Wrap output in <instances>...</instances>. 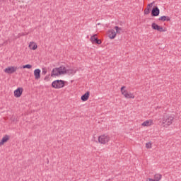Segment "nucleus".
Masks as SVG:
<instances>
[{
  "label": "nucleus",
  "mask_w": 181,
  "mask_h": 181,
  "mask_svg": "<svg viewBox=\"0 0 181 181\" xmlns=\"http://www.w3.org/2000/svg\"><path fill=\"white\" fill-rule=\"evenodd\" d=\"M175 121V116L173 115L167 114L164 115L160 122L164 128H168V127H170L173 122Z\"/></svg>",
  "instance_id": "1"
},
{
  "label": "nucleus",
  "mask_w": 181,
  "mask_h": 181,
  "mask_svg": "<svg viewBox=\"0 0 181 181\" xmlns=\"http://www.w3.org/2000/svg\"><path fill=\"white\" fill-rule=\"evenodd\" d=\"M122 33V28L119 26H115L113 28L107 30V36L109 39L113 40L117 37V35Z\"/></svg>",
  "instance_id": "2"
},
{
  "label": "nucleus",
  "mask_w": 181,
  "mask_h": 181,
  "mask_svg": "<svg viewBox=\"0 0 181 181\" xmlns=\"http://www.w3.org/2000/svg\"><path fill=\"white\" fill-rule=\"evenodd\" d=\"M120 93L126 100H135V93L128 90V88L125 86L121 87Z\"/></svg>",
  "instance_id": "3"
},
{
  "label": "nucleus",
  "mask_w": 181,
  "mask_h": 181,
  "mask_svg": "<svg viewBox=\"0 0 181 181\" xmlns=\"http://www.w3.org/2000/svg\"><path fill=\"white\" fill-rule=\"evenodd\" d=\"M111 142V136L107 134H102L98 137V144L100 145H108Z\"/></svg>",
  "instance_id": "4"
},
{
  "label": "nucleus",
  "mask_w": 181,
  "mask_h": 181,
  "mask_svg": "<svg viewBox=\"0 0 181 181\" xmlns=\"http://www.w3.org/2000/svg\"><path fill=\"white\" fill-rule=\"evenodd\" d=\"M66 70L64 66H61L59 68H54L51 73V77H59L62 74H66Z\"/></svg>",
  "instance_id": "5"
},
{
  "label": "nucleus",
  "mask_w": 181,
  "mask_h": 181,
  "mask_svg": "<svg viewBox=\"0 0 181 181\" xmlns=\"http://www.w3.org/2000/svg\"><path fill=\"white\" fill-rule=\"evenodd\" d=\"M151 29H153V30H157V32L160 33L168 32V28L162 27L161 25H159L156 23H152Z\"/></svg>",
  "instance_id": "6"
},
{
  "label": "nucleus",
  "mask_w": 181,
  "mask_h": 181,
  "mask_svg": "<svg viewBox=\"0 0 181 181\" xmlns=\"http://www.w3.org/2000/svg\"><path fill=\"white\" fill-rule=\"evenodd\" d=\"M52 86L54 88H63L64 87V81L62 80H56L52 82Z\"/></svg>",
  "instance_id": "7"
},
{
  "label": "nucleus",
  "mask_w": 181,
  "mask_h": 181,
  "mask_svg": "<svg viewBox=\"0 0 181 181\" xmlns=\"http://www.w3.org/2000/svg\"><path fill=\"white\" fill-rule=\"evenodd\" d=\"M16 70H18L16 66H8L4 69V72L7 73V74H13Z\"/></svg>",
  "instance_id": "8"
},
{
  "label": "nucleus",
  "mask_w": 181,
  "mask_h": 181,
  "mask_svg": "<svg viewBox=\"0 0 181 181\" xmlns=\"http://www.w3.org/2000/svg\"><path fill=\"white\" fill-rule=\"evenodd\" d=\"M90 42L93 45L95 43L96 45H101L102 43L101 40H98V37H97V34H95L90 37Z\"/></svg>",
  "instance_id": "9"
},
{
  "label": "nucleus",
  "mask_w": 181,
  "mask_h": 181,
  "mask_svg": "<svg viewBox=\"0 0 181 181\" xmlns=\"http://www.w3.org/2000/svg\"><path fill=\"white\" fill-rule=\"evenodd\" d=\"M152 125H153V120L152 119H147L146 121H144L143 123H141V127H152Z\"/></svg>",
  "instance_id": "10"
},
{
  "label": "nucleus",
  "mask_w": 181,
  "mask_h": 181,
  "mask_svg": "<svg viewBox=\"0 0 181 181\" xmlns=\"http://www.w3.org/2000/svg\"><path fill=\"white\" fill-rule=\"evenodd\" d=\"M22 93H23V88H18L16 90H14V96L16 98H19L22 95Z\"/></svg>",
  "instance_id": "11"
},
{
  "label": "nucleus",
  "mask_w": 181,
  "mask_h": 181,
  "mask_svg": "<svg viewBox=\"0 0 181 181\" xmlns=\"http://www.w3.org/2000/svg\"><path fill=\"white\" fill-rule=\"evenodd\" d=\"M153 4H155L154 1L148 4L147 8L144 10V15H149L151 9L152 8V6H153Z\"/></svg>",
  "instance_id": "12"
},
{
  "label": "nucleus",
  "mask_w": 181,
  "mask_h": 181,
  "mask_svg": "<svg viewBox=\"0 0 181 181\" xmlns=\"http://www.w3.org/2000/svg\"><path fill=\"white\" fill-rule=\"evenodd\" d=\"M159 13H160V10L158 7L153 8L151 11L152 16H159Z\"/></svg>",
  "instance_id": "13"
},
{
  "label": "nucleus",
  "mask_w": 181,
  "mask_h": 181,
  "mask_svg": "<svg viewBox=\"0 0 181 181\" xmlns=\"http://www.w3.org/2000/svg\"><path fill=\"white\" fill-rule=\"evenodd\" d=\"M90 98V91H87L84 95L81 97V101L86 102Z\"/></svg>",
  "instance_id": "14"
},
{
  "label": "nucleus",
  "mask_w": 181,
  "mask_h": 181,
  "mask_svg": "<svg viewBox=\"0 0 181 181\" xmlns=\"http://www.w3.org/2000/svg\"><path fill=\"white\" fill-rule=\"evenodd\" d=\"M40 73H41V71L40 69H35L34 76L35 80H39V78H40Z\"/></svg>",
  "instance_id": "15"
},
{
  "label": "nucleus",
  "mask_w": 181,
  "mask_h": 181,
  "mask_svg": "<svg viewBox=\"0 0 181 181\" xmlns=\"http://www.w3.org/2000/svg\"><path fill=\"white\" fill-rule=\"evenodd\" d=\"M28 47L31 49V50H36L37 49V45H36V42H30Z\"/></svg>",
  "instance_id": "16"
},
{
  "label": "nucleus",
  "mask_w": 181,
  "mask_h": 181,
  "mask_svg": "<svg viewBox=\"0 0 181 181\" xmlns=\"http://www.w3.org/2000/svg\"><path fill=\"white\" fill-rule=\"evenodd\" d=\"M9 139V136L8 134H6L1 140L0 141V146H2L4 144L6 143V141Z\"/></svg>",
  "instance_id": "17"
},
{
  "label": "nucleus",
  "mask_w": 181,
  "mask_h": 181,
  "mask_svg": "<svg viewBox=\"0 0 181 181\" xmlns=\"http://www.w3.org/2000/svg\"><path fill=\"white\" fill-rule=\"evenodd\" d=\"M77 73V68L74 67V66H71L69 69V76H74V74Z\"/></svg>",
  "instance_id": "18"
},
{
  "label": "nucleus",
  "mask_w": 181,
  "mask_h": 181,
  "mask_svg": "<svg viewBox=\"0 0 181 181\" xmlns=\"http://www.w3.org/2000/svg\"><path fill=\"white\" fill-rule=\"evenodd\" d=\"M155 181H161L162 180V174L156 173L153 178Z\"/></svg>",
  "instance_id": "19"
},
{
  "label": "nucleus",
  "mask_w": 181,
  "mask_h": 181,
  "mask_svg": "<svg viewBox=\"0 0 181 181\" xmlns=\"http://www.w3.org/2000/svg\"><path fill=\"white\" fill-rule=\"evenodd\" d=\"M158 21H161L162 22H169L170 21V17L163 16L158 18Z\"/></svg>",
  "instance_id": "20"
},
{
  "label": "nucleus",
  "mask_w": 181,
  "mask_h": 181,
  "mask_svg": "<svg viewBox=\"0 0 181 181\" xmlns=\"http://www.w3.org/2000/svg\"><path fill=\"white\" fill-rule=\"evenodd\" d=\"M146 149H152V142L149 141L146 144Z\"/></svg>",
  "instance_id": "21"
},
{
  "label": "nucleus",
  "mask_w": 181,
  "mask_h": 181,
  "mask_svg": "<svg viewBox=\"0 0 181 181\" xmlns=\"http://www.w3.org/2000/svg\"><path fill=\"white\" fill-rule=\"evenodd\" d=\"M32 67V65L30 64H26L23 66V69H30Z\"/></svg>",
  "instance_id": "22"
},
{
  "label": "nucleus",
  "mask_w": 181,
  "mask_h": 181,
  "mask_svg": "<svg viewBox=\"0 0 181 181\" xmlns=\"http://www.w3.org/2000/svg\"><path fill=\"white\" fill-rule=\"evenodd\" d=\"M42 74L44 76H45V74H47V69H46V68H42Z\"/></svg>",
  "instance_id": "23"
},
{
  "label": "nucleus",
  "mask_w": 181,
  "mask_h": 181,
  "mask_svg": "<svg viewBox=\"0 0 181 181\" xmlns=\"http://www.w3.org/2000/svg\"><path fill=\"white\" fill-rule=\"evenodd\" d=\"M146 181H155V180H153V178L148 177L146 179Z\"/></svg>",
  "instance_id": "24"
},
{
  "label": "nucleus",
  "mask_w": 181,
  "mask_h": 181,
  "mask_svg": "<svg viewBox=\"0 0 181 181\" xmlns=\"http://www.w3.org/2000/svg\"><path fill=\"white\" fill-rule=\"evenodd\" d=\"M47 78H49V76H47L45 77L44 80H47Z\"/></svg>",
  "instance_id": "25"
},
{
  "label": "nucleus",
  "mask_w": 181,
  "mask_h": 181,
  "mask_svg": "<svg viewBox=\"0 0 181 181\" xmlns=\"http://www.w3.org/2000/svg\"><path fill=\"white\" fill-rule=\"evenodd\" d=\"M21 36H25V34H24V33H22V34L21 35Z\"/></svg>",
  "instance_id": "26"
}]
</instances>
